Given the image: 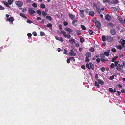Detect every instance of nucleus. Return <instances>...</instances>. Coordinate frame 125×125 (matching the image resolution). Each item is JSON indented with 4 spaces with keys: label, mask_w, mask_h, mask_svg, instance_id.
<instances>
[{
    "label": "nucleus",
    "mask_w": 125,
    "mask_h": 125,
    "mask_svg": "<svg viewBox=\"0 0 125 125\" xmlns=\"http://www.w3.org/2000/svg\"><path fill=\"white\" fill-rule=\"evenodd\" d=\"M14 0H8V3L9 5H11L12 3Z\"/></svg>",
    "instance_id": "393cba45"
},
{
    "label": "nucleus",
    "mask_w": 125,
    "mask_h": 125,
    "mask_svg": "<svg viewBox=\"0 0 125 125\" xmlns=\"http://www.w3.org/2000/svg\"><path fill=\"white\" fill-rule=\"evenodd\" d=\"M27 36L28 37H31L32 36V34L31 33H28Z\"/></svg>",
    "instance_id": "13d9d810"
},
{
    "label": "nucleus",
    "mask_w": 125,
    "mask_h": 125,
    "mask_svg": "<svg viewBox=\"0 0 125 125\" xmlns=\"http://www.w3.org/2000/svg\"><path fill=\"white\" fill-rule=\"evenodd\" d=\"M40 6L42 8L44 9L45 8V5L43 4H41L40 5Z\"/></svg>",
    "instance_id": "2f4dec72"
},
{
    "label": "nucleus",
    "mask_w": 125,
    "mask_h": 125,
    "mask_svg": "<svg viewBox=\"0 0 125 125\" xmlns=\"http://www.w3.org/2000/svg\"><path fill=\"white\" fill-rule=\"evenodd\" d=\"M94 14V12L93 10L90 11L89 12V14L90 16L93 17Z\"/></svg>",
    "instance_id": "4468645a"
},
{
    "label": "nucleus",
    "mask_w": 125,
    "mask_h": 125,
    "mask_svg": "<svg viewBox=\"0 0 125 125\" xmlns=\"http://www.w3.org/2000/svg\"><path fill=\"white\" fill-rule=\"evenodd\" d=\"M105 55L107 56H108L109 55V52H104Z\"/></svg>",
    "instance_id": "473e14b6"
},
{
    "label": "nucleus",
    "mask_w": 125,
    "mask_h": 125,
    "mask_svg": "<svg viewBox=\"0 0 125 125\" xmlns=\"http://www.w3.org/2000/svg\"><path fill=\"white\" fill-rule=\"evenodd\" d=\"M101 71L103 72H104L105 70V69L104 67H101L100 68Z\"/></svg>",
    "instance_id": "8fccbe9b"
},
{
    "label": "nucleus",
    "mask_w": 125,
    "mask_h": 125,
    "mask_svg": "<svg viewBox=\"0 0 125 125\" xmlns=\"http://www.w3.org/2000/svg\"><path fill=\"white\" fill-rule=\"evenodd\" d=\"M32 9L33 8H29L28 10V12L30 15L32 16H34V15L33 14L35 13L36 11L34 10H32Z\"/></svg>",
    "instance_id": "f03ea898"
},
{
    "label": "nucleus",
    "mask_w": 125,
    "mask_h": 125,
    "mask_svg": "<svg viewBox=\"0 0 125 125\" xmlns=\"http://www.w3.org/2000/svg\"><path fill=\"white\" fill-rule=\"evenodd\" d=\"M69 59H70V60H73V61H75V59H74V58L73 57H70Z\"/></svg>",
    "instance_id": "6e6d98bb"
},
{
    "label": "nucleus",
    "mask_w": 125,
    "mask_h": 125,
    "mask_svg": "<svg viewBox=\"0 0 125 125\" xmlns=\"http://www.w3.org/2000/svg\"><path fill=\"white\" fill-rule=\"evenodd\" d=\"M118 61H116L115 62V66H116L118 64Z\"/></svg>",
    "instance_id": "e2e57ef3"
},
{
    "label": "nucleus",
    "mask_w": 125,
    "mask_h": 125,
    "mask_svg": "<svg viewBox=\"0 0 125 125\" xmlns=\"http://www.w3.org/2000/svg\"><path fill=\"white\" fill-rule=\"evenodd\" d=\"M89 64L90 69H91L93 70H94V67L93 64L91 62L89 63Z\"/></svg>",
    "instance_id": "2eb2a0df"
},
{
    "label": "nucleus",
    "mask_w": 125,
    "mask_h": 125,
    "mask_svg": "<svg viewBox=\"0 0 125 125\" xmlns=\"http://www.w3.org/2000/svg\"><path fill=\"white\" fill-rule=\"evenodd\" d=\"M69 54L71 56H75L76 55V53L74 52L73 51V50H71L69 52Z\"/></svg>",
    "instance_id": "423d86ee"
},
{
    "label": "nucleus",
    "mask_w": 125,
    "mask_h": 125,
    "mask_svg": "<svg viewBox=\"0 0 125 125\" xmlns=\"http://www.w3.org/2000/svg\"><path fill=\"white\" fill-rule=\"evenodd\" d=\"M96 10L99 13H100L101 12V10L99 8H97L96 9Z\"/></svg>",
    "instance_id": "e433bc0d"
},
{
    "label": "nucleus",
    "mask_w": 125,
    "mask_h": 125,
    "mask_svg": "<svg viewBox=\"0 0 125 125\" xmlns=\"http://www.w3.org/2000/svg\"><path fill=\"white\" fill-rule=\"evenodd\" d=\"M93 5L96 8H98V7H99V6L98 5L95 3H93Z\"/></svg>",
    "instance_id": "de8ad7c7"
},
{
    "label": "nucleus",
    "mask_w": 125,
    "mask_h": 125,
    "mask_svg": "<svg viewBox=\"0 0 125 125\" xmlns=\"http://www.w3.org/2000/svg\"><path fill=\"white\" fill-rule=\"evenodd\" d=\"M40 35L41 36H43L45 35V34L43 32L40 31Z\"/></svg>",
    "instance_id": "a18cd8bd"
},
{
    "label": "nucleus",
    "mask_w": 125,
    "mask_h": 125,
    "mask_svg": "<svg viewBox=\"0 0 125 125\" xmlns=\"http://www.w3.org/2000/svg\"><path fill=\"white\" fill-rule=\"evenodd\" d=\"M89 50L91 52H93L94 51V48L91 47L90 48Z\"/></svg>",
    "instance_id": "58836bf2"
},
{
    "label": "nucleus",
    "mask_w": 125,
    "mask_h": 125,
    "mask_svg": "<svg viewBox=\"0 0 125 125\" xmlns=\"http://www.w3.org/2000/svg\"><path fill=\"white\" fill-rule=\"evenodd\" d=\"M114 76L113 75H112L110 77L109 79L110 80H112L114 79Z\"/></svg>",
    "instance_id": "69168bd1"
},
{
    "label": "nucleus",
    "mask_w": 125,
    "mask_h": 125,
    "mask_svg": "<svg viewBox=\"0 0 125 125\" xmlns=\"http://www.w3.org/2000/svg\"><path fill=\"white\" fill-rule=\"evenodd\" d=\"M115 66V65L113 63H112L110 65V67L112 68H113Z\"/></svg>",
    "instance_id": "a19ab883"
},
{
    "label": "nucleus",
    "mask_w": 125,
    "mask_h": 125,
    "mask_svg": "<svg viewBox=\"0 0 125 125\" xmlns=\"http://www.w3.org/2000/svg\"><path fill=\"white\" fill-rule=\"evenodd\" d=\"M81 27L83 30H85L86 29V28L84 25H82L81 26Z\"/></svg>",
    "instance_id": "4c0bfd02"
},
{
    "label": "nucleus",
    "mask_w": 125,
    "mask_h": 125,
    "mask_svg": "<svg viewBox=\"0 0 125 125\" xmlns=\"http://www.w3.org/2000/svg\"><path fill=\"white\" fill-rule=\"evenodd\" d=\"M20 16L24 18L27 19V18L26 17L25 14L24 13H20Z\"/></svg>",
    "instance_id": "4be33fe9"
},
{
    "label": "nucleus",
    "mask_w": 125,
    "mask_h": 125,
    "mask_svg": "<svg viewBox=\"0 0 125 125\" xmlns=\"http://www.w3.org/2000/svg\"><path fill=\"white\" fill-rule=\"evenodd\" d=\"M105 18L106 20L108 21H109L111 20V16L108 14L105 16Z\"/></svg>",
    "instance_id": "6e6552de"
},
{
    "label": "nucleus",
    "mask_w": 125,
    "mask_h": 125,
    "mask_svg": "<svg viewBox=\"0 0 125 125\" xmlns=\"http://www.w3.org/2000/svg\"><path fill=\"white\" fill-rule=\"evenodd\" d=\"M80 11V14L81 16V17H83L84 16V12L83 10H79Z\"/></svg>",
    "instance_id": "9b49d317"
},
{
    "label": "nucleus",
    "mask_w": 125,
    "mask_h": 125,
    "mask_svg": "<svg viewBox=\"0 0 125 125\" xmlns=\"http://www.w3.org/2000/svg\"><path fill=\"white\" fill-rule=\"evenodd\" d=\"M27 9L26 8H25V9H23L22 10V11L23 12L25 13L27 11Z\"/></svg>",
    "instance_id": "338daca9"
},
{
    "label": "nucleus",
    "mask_w": 125,
    "mask_h": 125,
    "mask_svg": "<svg viewBox=\"0 0 125 125\" xmlns=\"http://www.w3.org/2000/svg\"><path fill=\"white\" fill-rule=\"evenodd\" d=\"M46 18L47 20L49 21H51L52 20V17L50 16H46Z\"/></svg>",
    "instance_id": "a211bd4d"
},
{
    "label": "nucleus",
    "mask_w": 125,
    "mask_h": 125,
    "mask_svg": "<svg viewBox=\"0 0 125 125\" xmlns=\"http://www.w3.org/2000/svg\"><path fill=\"white\" fill-rule=\"evenodd\" d=\"M42 15H43L44 16H45L47 15V13H46L45 12V11H42Z\"/></svg>",
    "instance_id": "c85d7f7f"
},
{
    "label": "nucleus",
    "mask_w": 125,
    "mask_h": 125,
    "mask_svg": "<svg viewBox=\"0 0 125 125\" xmlns=\"http://www.w3.org/2000/svg\"><path fill=\"white\" fill-rule=\"evenodd\" d=\"M110 32L113 35H115L116 34V31L115 29L111 30Z\"/></svg>",
    "instance_id": "ddd939ff"
},
{
    "label": "nucleus",
    "mask_w": 125,
    "mask_h": 125,
    "mask_svg": "<svg viewBox=\"0 0 125 125\" xmlns=\"http://www.w3.org/2000/svg\"><path fill=\"white\" fill-rule=\"evenodd\" d=\"M99 83L96 81L94 83L95 85L97 86V87H100L99 85Z\"/></svg>",
    "instance_id": "7c9ffc66"
},
{
    "label": "nucleus",
    "mask_w": 125,
    "mask_h": 125,
    "mask_svg": "<svg viewBox=\"0 0 125 125\" xmlns=\"http://www.w3.org/2000/svg\"><path fill=\"white\" fill-rule=\"evenodd\" d=\"M88 32L89 33V34L91 35H93V31L90 30H89L88 31Z\"/></svg>",
    "instance_id": "72a5a7b5"
},
{
    "label": "nucleus",
    "mask_w": 125,
    "mask_h": 125,
    "mask_svg": "<svg viewBox=\"0 0 125 125\" xmlns=\"http://www.w3.org/2000/svg\"><path fill=\"white\" fill-rule=\"evenodd\" d=\"M84 10L85 11L86 13H88L89 11V10L87 8L85 9Z\"/></svg>",
    "instance_id": "bf43d9fd"
},
{
    "label": "nucleus",
    "mask_w": 125,
    "mask_h": 125,
    "mask_svg": "<svg viewBox=\"0 0 125 125\" xmlns=\"http://www.w3.org/2000/svg\"><path fill=\"white\" fill-rule=\"evenodd\" d=\"M97 80L98 83L102 85L104 84V82L101 80L98 79Z\"/></svg>",
    "instance_id": "6ab92c4d"
},
{
    "label": "nucleus",
    "mask_w": 125,
    "mask_h": 125,
    "mask_svg": "<svg viewBox=\"0 0 125 125\" xmlns=\"http://www.w3.org/2000/svg\"><path fill=\"white\" fill-rule=\"evenodd\" d=\"M95 24V26L97 28H99L101 26V23L99 21L97 20H95L94 21Z\"/></svg>",
    "instance_id": "7ed1b4c3"
},
{
    "label": "nucleus",
    "mask_w": 125,
    "mask_h": 125,
    "mask_svg": "<svg viewBox=\"0 0 125 125\" xmlns=\"http://www.w3.org/2000/svg\"><path fill=\"white\" fill-rule=\"evenodd\" d=\"M118 20L121 23H123L124 22V21L121 18H119L118 19Z\"/></svg>",
    "instance_id": "c03bdc74"
},
{
    "label": "nucleus",
    "mask_w": 125,
    "mask_h": 125,
    "mask_svg": "<svg viewBox=\"0 0 125 125\" xmlns=\"http://www.w3.org/2000/svg\"><path fill=\"white\" fill-rule=\"evenodd\" d=\"M32 6L34 8H36L37 6V4L35 3H33L32 4Z\"/></svg>",
    "instance_id": "79ce46f5"
},
{
    "label": "nucleus",
    "mask_w": 125,
    "mask_h": 125,
    "mask_svg": "<svg viewBox=\"0 0 125 125\" xmlns=\"http://www.w3.org/2000/svg\"><path fill=\"white\" fill-rule=\"evenodd\" d=\"M80 41L81 43H82L85 41L84 38L83 37H81L80 38Z\"/></svg>",
    "instance_id": "a878e982"
},
{
    "label": "nucleus",
    "mask_w": 125,
    "mask_h": 125,
    "mask_svg": "<svg viewBox=\"0 0 125 125\" xmlns=\"http://www.w3.org/2000/svg\"><path fill=\"white\" fill-rule=\"evenodd\" d=\"M55 38L57 40L61 42H62L63 41V39L61 37H58L57 36H56L55 37Z\"/></svg>",
    "instance_id": "f8f14e48"
},
{
    "label": "nucleus",
    "mask_w": 125,
    "mask_h": 125,
    "mask_svg": "<svg viewBox=\"0 0 125 125\" xmlns=\"http://www.w3.org/2000/svg\"><path fill=\"white\" fill-rule=\"evenodd\" d=\"M32 34L34 36H36L37 35V33L35 31H34L32 32Z\"/></svg>",
    "instance_id": "864d4df0"
},
{
    "label": "nucleus",
    "mask_w": 125,
    "mask_h": 125,
    "mask_svg": "<svg viewBox=\"0 0 125 125\" xmlns=\"http://www.w3.org/2000/svg\"><path fill=\"white\" fill-rule=\"evenodd\" d=\"M117 48L118 49L120 50H121L122 49V47L121 45H118L117 47Z\"/></svg>",
    "instance_id": "5fc2aeb1"
},
{
    "label": "nucleus",
    "mask_w": 125,
    "mask_h": 125,
    "mask_svg": "<svg viewBox=\"0 0 125 125\" xmlns=\"http://www.w3.org/2000/svg\"><path fill=\"white\" fill-rule=\"evenodd\" d=\"M70 29V28H69L68 27H66L64 29L66 31L69 32Z\"/></svg>",
    "instance_id": "09e8293b"
},
{
    "label": "nucleus",
    "mask_w": 125,
    "mask_h": 125,
    "mask_svg": "<svg viewBox=\"0 0 125 125\" xmlns=\"http://www.w3.org/2000/svg\"><path fill=\"white\" fill-rule=\"evenodd\" d=\"M16 5L18 6L21 7L23 5V3L22 1H16Z\"/></svg>",
    "instance_id": "20e7f679"
},
{
    "label": "nucleus",
    "mask_w": 125,
    "mask_h": 125,
    "mask_svg": "<svg viewBox=\"0 0 125 125\" xmlns=\"http://www.w3.org/2000/svg\"><path fill=\"white\" fill-rule=\"evenodd\" d=\"M37 13L39 15H41V11L39 10H38L36 11Z\"/></svg>",
    "instance_id": "ea45409f"
},
{
    "label": "nucleus",
    "mask_w": 125,
    "mask_h": 125,
    "mask_svg": "<svg viewBox=\"0 0 125 125\" xmlns=\"http://www.w3.org/2000/svg\"><path fill=\"white\" fill-rule=\"evenodd\" d=\"M62 26L61 24H60L59 25V28L60 29V31H61L62 30Z\"/></svg>",
    "instance_id": "4d7b16f0"
},
{
    "label": "nucleus",
    "mask_w": 125,
    "mask_h": 125,
    "mask_svg": "<svg viewBox=\"0 0 125 125\" xmlns=\"http://www.w3.org/2000/svg\"><path fill=\"white\" fill-rule=\"evenodd\" d=\"M81 33V31H80L79 30H77L76 31V34L77 35H80Z\"/></svg>",
    "instance_id": "f704fd0d"
},
{
    "label": "nucleus",
    "mask_w": 125,
    "mask_h": 125,
    "mask_svg": "<svg viewBox=\"0 0 125 125\" xmlns=\"http://www.w3.org/2000/svg\"><path fill=\"white\" fill-rule=\"evenodd\" d=\"M68 15L69 17L71 18L72 20H73L75 19V16L73 15L72 14L69 13L68 14Z\"/></svg>",
    "instance_id": "1a4fd4ad"
},
{
    "label": "nucleus",
    "mask_w": 125,
    "mask_h": 125,
    "mask_svg": "<svg viewBox=\"0 0 125 125\" xmlns=\"http://www.w3.org/2000/svg\"><path fill=\"white\" fill-rule=\"evenodd\" d=\"M5 8L1 5H0V10H2L5 9Z\"/></svg>",
    "instance_id": "3c124183"
},
{
    "label": "nucleus",
    "mask_w": 125,
    "mask_h": 125,
    "mask_svg": "<svg viewBox=\"0 0 125 125\" xmlns=\"http://www.w3.org/2000/svg\"><path fill=\"white\" fill-rule=\"evenodd\" d=\"M63 23L64 26H67L68 24V23L66 21H64Z\"/></svg>",
    "instance_id": "052dcab7"
},
{
    "label": "nucleus",
    "mask_w": 125,
    "mask_h": 125,
    "mask_svg": "<svg viewBox=\"0 0 125 125\" xmlns=\"http://www.w3.org/2000/svg\"><path fill=\"white\" fill-rule=\"evenodd\" d=\"M86 57H89L91 56V53L89 52H87L85 54Z\"/></svg>",
    "instance_id": "dca6fc26"
},
{
    "label": "nucleus",
    "mask_w": 125,
    "mask_h": 125,
    "mask_svg": "<svg viewBox=\"0 0 125 125\" xmlns=\"http://www.w3.org/2000/svg\"><path fill=\"white\" fill-rule=\"evenodd\" d=\"M100 57L101 59H104L105 58V56L103 53L100 55Z\"/></svg>",
    "instance_id": "bb28decb"
},
{
    "label": "nucleus",
    "mask_w": 125,
    "mask_h": 125,
    "mask_svg": "<svg viewBox=\"0 0 125 125\" xmlns=\"http://www.w3.org/2000/svg\"><path fill=\"white\" fill-rule=\"evenodd\" d=\"M118 0H113V4H116L118 3Z\"/></svg>",
    "instance_id": "cd10ccee"
},
{
    "label": "nucleus",
    "mask_w": 125,
    "mask_h": 125,
    "mask_svg": "<svg viewBox=\"0 0 125 125\" xmlns=\"http://www.w3.org/2000/svg\"><path fill=\"white\" fill-rule=\"evenodd\" d=\"M107 26H109L111 27H113L114 26L113 25V24L112 23H108L107 24Z\"/></svg>",
    "instance_id": "c756f323"
},
{
    "label": "nucleus",
    "mask_w": 125,
    "mask_h": 125,
    "mask_svg": "<svg viewBox=\"0 0 125 125\" xmlns=\"http://www.w3.org/2000/svg\"><path fill=\"white\" fill-rule=\"evenodd\" d=\"M102 39L103 41H104L106 40V37L105 36L103 35L102 37Z\"/></svg>",
    "instance_id": "b1692460"
},
{
    "label": "nucleus",
    "mask_w": 125,
    "mask_h": 125,
    "mask_svg": "<svg viewBox=\"0 0 125 125\" xmlns=\"http://www.w3.org/2000/svg\"><path fill=\"white\" fill-rule=\"evenodd\" d=\"M119 43L122 45L123 46H124V44H125V40H123L122 42L121 40H120L119 42Z\"/></svg>",
    "instance_id": "412c9836"
},
{
    "label": "nucleus",
    "mask_w": 125,
    "mask_h": 125,
    "mask_svg": "<svg viewBox=\"0 0 125 125\" xmlns=\"http://www.w3.org/2000/svg\"><path fill=\"white\" fill-rule=\"evenodd\" d=\"M111 51L113 52H116V49L114 48H113L112 49Z\"/></svg>",
    "instance_id": "680f3d73"
},
{
    "label": "nucleus",
    "mask_w": 125,
    "mask_h": 125,
    "mask_svg": "<svg viewBox=\"0 0 125 125\" xmlns=\"http://www.w3.org/2000/svg\"><path fill=\"white\" fill-rule=\"evenodd\" d=\"M75 39H72L71 40H69V42L70 43L73 44V43L75 42Z\"/></svg>",
    "instance_id": "5701e85b"
},
{
    "label": "nucleus",
    "mask_w": 125,
    "mask_h": 125,
    "mask_svg": "<svg viewBox=\"0 0 125 125\" xmlns=\"http://www.w3.org/2000/svg\"><path fill=\"white\" fill-rule=\"evenodd\" d=\"M109 91L111 93H113L114 92L112 88H110L109 89Z\"/></svg>",
    "instance_id": "37998d69"
},
{
    "label": "nucleus",
    "mask_w": 125,
    "mask_h": 125,
    "mask_svg": "<svg viewBox=\"0 0 125 125\" xmlns=\"http://www.w3.org/2000/svg\"><path fill=\"white\" fill-rule=\"evenodd\" d=\"M14 21V18L13 17H11L10 18H7L6 20V21H9L11 23H12Z\"/></svg>",
    "instance_id": "9d476101"
},
{
    "label": "nucleus",
    "mask_w": 125,
    "mask_h": 125,
    "mask_svg": "<svg viewBox=\"0 0 125 125\" xmlns=\"http://www.w3.org/2000/svg\"><path fill=\"white\" fill-rule=\"evenodd\" d=\"M89 57H85V62H89V60L88 58Z\"/></svg>",
    "instance_id": "c9c22d12"
},
{
    "label": "nucleus",
    "mask_w": 125,
    "mask_h": 125,
    "mask_svg": "<svg viewBox=\"0 0 125 125\" xmlns=\"http://www.w3.org/2000/svg\"><path fill=\"white\" fill-rule=\"evenodd\" d=\"M108 60H109L108 59H101V61L102 62L107 61H108Z\"/></svg>",
    "instance_id": "49530a36"
},
{
    "label": "nucleus",
    "mask_w": 125,
    "mask_h": 125,
    "mask_svg": "<svg viewBox=\"0 0 125 125\" xmlns=\"http://www.w3.org/2000/svg\"><path fill=\"white\" fill-rule=\"evenodd\" d=\"M52 25L50 23H48L46 25V27L48 28H50L51 30H52Z\"/></svg>",
    "instance_id": "aec40b11"
},
{
    "label": "nucleus",
    "mask_w": 125,
    "mask_h": 125,
    "mask_svg": "<svg viewBox=\"0 0 125 125\" xmlns=\"http://www.w3.org/2000/svg\"><path fill=\"white\" fill-rule=\"evenodd\" d=\"M116 69L120 72L122 73L123 72V70L121 68L120 65V64H118V66L116 68Z\"/></svg>",
    "instance_id": "0eeeda50"
},
{
    "label": "nucleus",
    "mask_w": 125,
    "mask_h": 125,
    "mask_svg": "<svg viewBox=\"0 0 125 125\" xmlns=\"http://www.w3.org/2000/svg\"><path fill=\"white\" fill-rule=\"evenodd\" d=\"M114 40L113 38L111 36H106V40L108 42H112Z\"/></svg>",
    "instance_id": "39448f33"
},
{
    "label": "nucleus",
    "mask_w": 125,
    "mask_h": 125,
    "mask_svg": "<svg viewBox=\"0 0 125 125\" xmlns=\"http://www.w3.org/2000/svg\"><path fill=\"white\" fill-rule=\"evenodd\" d=\"M73 31V30L70 29L69 32L67 33L68 34H66V32L64 31H61V33L63 34V36L65 38H67L68 39H70L71 37V36L70 34H71V32H72Z\"/></svg>",
    "instance_id": "f257e3e1"
},
{
    "label": "nucleus",
    "mask_w": 125,
    "mask_h": 125,
    "mask_svg": "<svg viewBox=\"0 0 125 125\" xmlns=\"http://www.w3.org/2000/svg\"><path fill=\"white\" fill-rule=\"evenodd\" d=\"M3 2L4 5H5L6 7H8V8H10V6L9 5V4L8 3L5 1H3Z\"/></svg>",
    "instance_id": "f3484780"
},
{
    "label": "nucleus",
    "mask_w": 125,
    "mask_h": 125,
    "mask_svg": "<svg viewBox=\"0 0 125 125\" xmlns=\"http://www.w3.org/2000/svg\"><path fill=\"white\" fill-rule=\"evenodd\" d=\"M86 67L88 68V69H90V64L89 63H87L86 64Z\"/></svg>",
    "instance_id": "603ef678"
},
{
    "label": "nucleus",
    "mask_w": 125,
    "mask_h": 125,
    "mask_svg": "<svg viewBox=\"0 0 125 125\" xmlns=\"http://www.w3.org/2000/svg\"><path fill=\"white\" fill-rule=\"evenodd\" d=\"M27 22L28 23H32V22L30 20H28Z\"/></svg>",
    "instance_id": "0e129e2a"
},
{
    "label": "nucleus",
    "mask_w": 125,
    "mask_h": 125,
    "mask_svg": "<svg viewBox=\"0 0 125 125\" xmlns=\"http://www.w3.org/2000/svg\"><path fill=\"white\" fill-rule=\"evenodd\" d=\"M100 60L99 58H98L96 59V61L98 63L99 62H100Z\"/></svg>",
    "instance_id": "774afa93"
}]
</instances>
